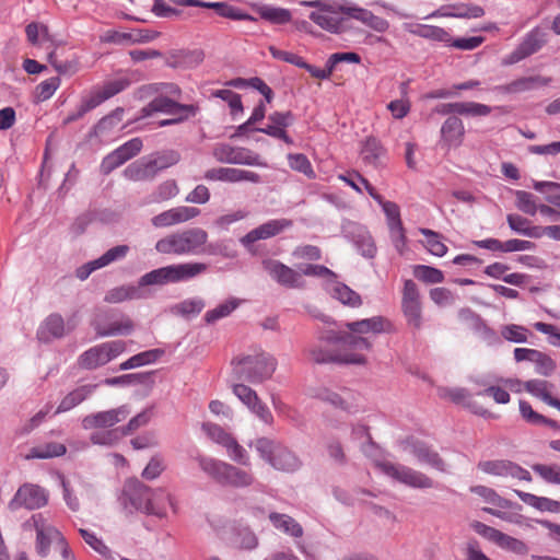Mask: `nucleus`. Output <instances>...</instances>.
Listing matches in <instances>:
<instances>
[{"label": "nucleus", "instance_id": "60", "mask_svg": "<svg viewBox=\"0 0 560 560\" xmlns=\"http://www.w3.org/2000/svg\"><path fill=\"white\" fill-rule=\"evenodd\" d=\"M515 197H516V207L520 211H522L526 214H529V215L536 214L539 206L536 203V199L533 194L524 191V190H516Z\"/></svg>", "mask_w": 560, "mask_h": 560}, {"label": "nucleus", "instance_id": "56", "mask_svg": "<svg viewBox=\"0 0 560 560\" xmlns=\"http://www.w3.org/2000/svg\"><path fill=\"white\" fill-rule=\"evenodd\" d=\"M288 162L292 170L304 174L308 178L315 177V172L306 155L302 153H290L288 155Z\"/></svg>", "mask_w": 560, "mask_h": 560}, {"label": "nucleus", "instance_id": "30", "mask_svg": "<svg viewBox=\"0 0 560 560\" xmlns=\"http://www.w3.org/2000/svg\"><path fill=\"white\" fill-rule=\"evenodd\" d=\"M342 11L350 18L360 21L362 24L375 32L384 33L389 28L387 20L373 14L370 10L359 7H348L342 8Z\"/></svg>", "mask_w": 560, "mask_h": 560}, {"label": "nucleus", "instance_id": "40", "mask_svg": "<svg viewBox=\"0 0 560 560\" xmlns=\"http://www.w3.org/2000/svg\"><path fill=\"white\" fill-rule=\"evenodd\" d=\"M67 448L63 444L57 442H48L43 445H37L30 448L28 453L24 455L25 459H47L61 456L66 453Z\"/></svg>", "mask_w": 560, "mask_h": 560}, {"label": "nucleus", "instance_id": "7", "mask_svg": "<svg viewBox=\"0 0 560 560\" xmlns=\"http://www.w3.org/2000/svg\"><path fill=\"white\" fill-rule=\"evenodd\" d=\"M375 465L383 474L408 487L416 489H430L434 487L432 478L408 466L377 459H375Z\"/></svg>", "mask_w": 560, "mask_h": 560}, {"label": "nucleus", "instance_id": "24", "mask_svg": "<svg viewBox=\"0 0 560 560\" xmlns=\"http://www.w3.org/2000/svg\"><path fill=\"white\" fill-rule=\"evenodd\" d=\"M168 505L174 514L178 512V504L175 497L164 488H151V493L148 502L145 514L154 515L159 518H166Z\"/></svg>", "mask_w": 560, "mask_h": 560}, {"label": "nucleus", "instance_id": "21", "mask_svg": "<svg viewBox=\"0 0 560 560\" xmlns=\"http://www.w3.org/2000/svg\"><path fill=\"white\" fill-rule=\"evenodd\" d=\"M546 43V34L538 27L530 31L523 42L503 59V65H514L538 51Z\"/></svg>", "mask_w": 560, "mask_h": 560}, {"label": "nucleus", "instance_id": "1", "mask_svg": "<svg viewBox=\"0 0 560 560\" xmlns=\"http://www.w3.org/2000/svg\"><path fill=\"white\" fill-rule=\"evenodd\" d=\"M347 330H328L319 340L326 343H339L353 352L361 353L372 348L371 336L389 332L392 323L383 316H373L345 324Z\"/></svg>", "mask_w": 560, "mask_h": 560}, {"label": "nucleus", "instance_id": "44", "mask_svg": "<svg viewBox=\"0 0 560 560\" xmlns=\"http://www.w3.org/2000/svg\"><path fill=\"white\" fill-rule=\"evenodd\" d=\"M241 300L236 298H230L223 303L219 304L217 307L208 311L205 314V320L208 324H213L219 319L225 318L232 314L241 304Z\"/></svg>", "mask_w": 560, "mask_h": 560}, {"label": "nucleus", "instance_id": "25", "mask_svg": "<svg viewBox=\"0 0 560 560\" xmlns=\"http://www.w3.org/2000/svg\"><path fill=\"white\" fill-rule=\"evenodd\" d=\"M292 225V221L288 219H273L269 220L259 226L249 231L241 242L244 245L253 244L260 240H267L280 234L285 229Z\"/></svg>", "mask_w": 560, "mask_h": 560}, {"label": "nucleus", "instance_id": "41", "mask_svg": "<svg viewBox=\"0 0 560 560\" xmlns=\"http://www.w3.org/2000/svg\"><path fill=\"white\" fill-rule=\"evenodd\" d=\"M269 520L275 528L283 532L292 537H301L303 535L302 526L291 516L281 513H270Z\"/></svg>", "mask_w": 560, "mask_h": 560}, {"label": "nucleus", "instance_id": "39", "mask_svg": "<svg viewBox=\"0 0 560 560\" xmlns=\"http://www.w3.org/2000/svg\"><path fill=\"white\" fill-rule=\"evenodd\" d=\"M470 491L482 498L485 502L498 506L500 509L516 508L517 510H521V505L502 498L492 488L486 486H472L470 487Z\"/></svg>", "mask_w": 560, "mask_h": 560}, {"label": "nucleus", "instance_id": "26", "mask_svg": "<svg viewBox=\"0 0 560 560\" xmlns=\"http://www.w3.org/2000/svg\"><path fill=\"white\" fill-rule=\"evenodd\" d=\"M177 112H192V104H180L161 94L141 109L139 118L149 117L154 113L175 114Z\"/></svg>", "mask_w": 560, "mask_h": 560}, {"label": "nucleus", "instance_id": "38", "mask_svg": "<svg viewBox=\"0 0 560 560\" xmlns=\"http://www.w3.org/2000/svg\"><path fill=\"white\" fill-rule=\"evenodd\" d=\"M151 165H149V161L147 156H143L131 164H129L124 170V176L132 182H142V180H152L154 178V173L151 171Z\"/></svg>", "mask_w": 560, "mask_h": 560}, {"label": "nucleus", "instance_id": "35", "mask_svg": "<svg viewBox=\"0 0 560 560\" xmlns=\"http://www.w3.org/2000/svg\"><path fill=\"white\" fill-rule=\"evenodd\" d=\"M65 334V322L58 314L49 315L37 331L38 339L45 342L51 338H61Z\"/></svg>", "mask_w": 560, "mask_h": 560}, {"label": "nucleus", "instance_id": "58", "mask_svg": "<svg viewBox=\"0 0 560 560\" xmlns=\"http://www.w3.org/2000/svg\"><path fill=\"white\" fill-rule=\"evenodd\" d=\"M161 171H164L180 161V153L176 150L159 151L149 155Z\"/></svg>", "mask_w": 560, "mask_h": 560}, {"label": "nucleus", "instance_id": "4", "mask_svg": "<svg viewBox=\"0 0 560 560\" xmlns=\"http://www.w3.org/2000/svg\"><path fill=\"white\" fill-rule=\"evenodd\" d=\"M199 468L211 479L221 486L232 488H247L254 485L255 477L252 472L243 470L226 462L198 455L196 457Z\"/></svg>", "mask_w": 560, "mask_h": 560}, {"label": "nucleus", "instance_id": "27", "mask_svg": "<svg viewBox=\"0 0 560 560\" xmlns=\"http://www.w3.org/2000/svg\"><path fill=\"white\" fill-rule=\"evenodd\" d=\"M465 127L463 120L453 115L450 116L441 127V142L448 149L458 148L464 140Z\"/></svg>", "mask_w": 560, "mask_h": 560}, {"label": "nucleus", "instance_id": "64", "mask_svg": "<svg viewBox=\"0 0 560 560\" xmlns=\"http://www.w3.org/2000/svg\"><path fill=\"white\" fill-rule=\"evenodd\" d=\"M129 252V246L127 245H117L115 247L109 248L105 252L101 257L96 258L102 268L115 262L117 260H121L127 256Z\"/></svg>", "mask_w": 560, "mask_h": 560}, {"label": "nucleus", "instance_id": "17", "mask_svg": "<svg viewBox=\"0 0 560 560\" xmlns=\"http://www.w3.org/2000/svg\"><path fill=\"white\" fill-rule=\"evenodd\" d=\"M477 468L485 474L497 477L532 481L528 470L506 459L481 460L478 463Z\"/></svg>", "mask_w": 560, "mask_h": 560}, {"label": "nucleus", "instance_id": "48", "mask_svg": "<svg viewBox=\"0 0 560 560\" xmlns=\"http://www.w3.org/2000/svg\"><path fill=\"white\" fill-rule=\"evenodd\" d=\"M501 337L510 342L514 343H525L528 340V336L530 335L529 330L521 325L509 324L503 325L500 329Z\"/></svg>", "mask_w": 560, "mask_h": 560}, {"label": "nucleus", "instance_id": "6", "mask_svg": "<svg viewBox=\"0 0 560 560\" xmlns=\"http://www.w3.org/2000/svg\"><path fill=\"white\" fill-rule=\"evenodd\" d=\"M24 526L32 527L35 530V550L42 558L49 555L52 544L57 548L66 539L61 532L43 513L33 514Z\"/></svg>", "mask_w": 560, "mask_h": 560}, {"label": "nucleus", "instance_id": "18", "mask_svg": "<svg viewBox=\"0 0 560 560\" xmlns=\"http://www.w3.org/2000/svg\"><path fill=\"white\" fill-rule=\"evenodd\" d=\"M401 308L408 325L419 329L422 325V307L417 284L412 280L404 283Z\"/></svg>", "mask_w": 560, "mask_h": 560}, {"label": "nucleus", "instance_id": "23", "mask_svg": "<svg viewBox=\"0 0 560 560\" xmlns=\"http://www.w3.org/2000/svg\"><path fill=\"white\" fill-rule=\"evenodd\" d=\"M264 270L276 282L288 288H300L303 284L300 271H296L276 259H266L262 261Z\"/></svg>", "mask_w": 560, "mask_h": 560}, {"label": "nucleus", "instance_id": "55", "mask_svg": "<svg viewBox=\"0 0 560 560\" xmlns=\"http://www.w3.org/2000/svg\"><path fill=\"white\" fill-rule=\"evenodd\" d=\"M413 276L425 283H441L444 280L443 272L440 269L425 265L415 266Z\"/></svg>", "mask_w": 560, "mask_h": 560}, {"label": "nucleus", "instance_id": "5", "mask_svg": "<svg viewBox=\"0 0 560 560\" xmlns=\"http://www.w3.org/2000/svg\"><path fill=\"white\" fill-rule=\"evenodd\" d=\"M259 457L271 467L283 472H294L302 467V460L280 442L262 436L249 443Z\"/></svg>", "mask_w": 560, "mask_h": 560}, {"label": "nucleus", "instance_id": "36", "mask_svg": "<svg viewBox=\"0 0 560 560\" xmlns=\"http://www.w3.org/2000/svg\"><path fill=\"white\" fill-rule=\"evenodd\" d=\"M310 19L315 24L320 26L323 30H326L328 32L338 33L340 31V27H341L340 19L327 5H324L322 9L312 12L310 14Z\"/></svg>", "mask_w": 560, "mask_h": 560}, {"label": "nucleus", "instance_id": "45", "mask_svg": "<svg viewBox=\"0 0 560 560\" xmlns=\"http://www.w3.org/2000/svg\"><path fill=\"white\" fill-rule=\"evenodd\" d=\"M385 151L375 138H368L361 149V155L366 164L378 166Z\"/></svg>", "mask_w": 560, "mask_h": 560}, {"label": "nucleus", "instance_id": "9", "mask_svg": "<svg viewBox=\"0 0 560 560\" xmlns=\"http://www.w3.org/2000/svg\"><path fill=\"white\" fill-rule=\"evenodd\" d=\"M125 350L126 342L124 340L104 342L84 351L79 357L78 363L83 369L94 370L117 358Z\"/></svg>", "mask_w": 560, "mask_h": 560}, {"label": "nucleus", "instance_id": "33", "mask_svg": "<svg viewBox=\"0 0 560 560\" xmlns=\"http://www.w3.org/2000/svg\"><path fill=\"white\" fill-rule=\"evenodd\" d=\"M173 282L189 281L208 270V265L205 262L190 261L183 264L171 265Z\"/></svg>", "mask_w": 560, "mask_h": 560}, {"label": "nucleus", "instance_id": "50", "mask_svg": "<svg viewBox=\"0 0 560 560\" xmlns=\"http://www.w3.org/2000/svg\"><path fill=\"white\" fill-rule=\"evenodd\" d=\"M209 9H214L220 16L235 21H253L254 18L224 2H209Z\"/></svg>", "mask_w": 560, "mask_h": 560}, {"label": "nucleus", "instance_id": "46", "mask_svg": "<svg viewBox=\"0 0 560 560\" xmlns=\"http://www.w3.org/2000/svg\"><path fill=\"white\" fill-rule=\"evenodd\" d=\"M259 16L273 24H285L291 21V12L288 9L264 4L257 9Z\"/></svg>", "mask_w": 560, "mask_h": 560}, {"label": "nucleus", "instance_id": "28", "mask_svg": "<svg viewBox=\"0 0 560 560\" xmlns=\"http://www.w3.org/2000/svg\"><path fill=\"white\" fill-rule=\"evenodd\" d=\"M92 325L100 337L129 335L133 330L132 320L124 315L109 324H104L102 316L97 315Z\"/></svg>", "mask_w": 560, "mask_h": 560}, {"label": "nucleus", "instance_id": "62", "mask_svg": "<svg viewBox=\"0 0 560 560\" xmlns=\"http://www.w3.org/2000/svg\"><path fill=\"white\" fill-rule=\"evenodd\" d=\"M124 116L122 108H116L109 115L103 117L94 127L95 135H102L120 124Z\"/></svg>", "mask_w": 560, "mask_h": 560}, {"label": "nucleus", "instance_id": "51", "mask_svg": "<svg viewBox=\"0 0 560 560\" xmlns=\"http://www.w3.org/2000/svg\"><path fill=\"white\" fill-rule=\"evenodd\" d=\"M179 187L175 179H166L162 182L152 194L153 202H163L176 197Z\"/></svg>", "mask_w": 560, "mask_h": 560}, {"label": "nucleus", "instance_id": "54", "mask_svg": "<svg viewBox=\"0 0 560 560\" xmlns=\"http://www.w3.org/2000/svg\"><path fill=\"white\" fill-rule=\"evenodd\" d=\"M261 177L259 174L241 170V168H232L225 167L224 171V180L228 183H240V182H250V183H260Z\"/></svg>", "mask_w": 560, "mask_h": 560}, {"label": "nucleus", "instance_id": "12", "mask_svg": "<svg viewBox=\"0 0 560 560\" xmlns=\"http://www.w3.org/2000/svg\"><path fill=\"white\" fill-rule=\"evenodd\" d=\"M404 452L412 455L418 463L430 466L431 468L446 472L447 466L440 454L427 443L413 438H408L400 442Z\"/></svg>", "mask_w": 560, "mask_h": 560}, {"label": "nucleus", "instance_id": "11", "mask_svg": "<svg viewBox=\"0 0 560 560\" xmlns=\"http://www.w3.org/2000/svg\"><path fill=\"white\" fill-rule=\"evenodd\" d=\"M213 158L220 163L240 164L249 166H266L260 155L249 149L233 147L228 143H218L212 150Z\"/></svg>", "mask_w": 560, "mask_h": 560}, {"label": "nucleus", "instance_id": "15", "mask_svg": "<svg viewBox=\"0 0 560 560\" xmlns=\"http://www.w3.org/2000/svg\"><path fill=\"white\" fill-rule=\"evenodd\" d=\"M48 502V492L33 483H24L21 486L13 499L9 503V508L15 511L20 508L27 510H36L45 506Z\"/></svg>", "mask_w": 560, "mask_h": 560}, {"label": "nucleus", "instance_id": "13", "mask_svg": "<svg viewBox=\"0 0 560 560\" xmlns=\"http://www.w3.org/2000/svg\"><path fill=\"white\" fill-rule=\"evenodd\" d=\"M150 493L151 488L149 486L132 478L125 482L119 500L124 509L128 512L140 511L145 513Z\"/></svg>", "mask_w": 560, "mask_h": 560}, {"label": "nucleus", "instance_id": "63", "mask_svg": "<svg viewBox=\"0 0 560 560\" xmlns=\"http://www.w3.org/2000/svg\"><path fill=\"white\" fill-rule=\"evenodd\" d=\"M352 435L354 439H364L365 443L362 445L363 453L369 457H374L377 452L376 445L373 443L368 427L358 424L352 428Z\"/></svg>", "mask_w": 560, "mask_h": 560}, {"label": "nucleus", "instance_id": "31", "mask_svg": "<svg viewBox=\"0 0 560 560\" xmlns=\"http://www.w3.org/2000/svg\"><path fill=\"white\" fill-rule=\"evenodd\" d=\"M149 296L145 289L139 287V284H125L108 290L104 296V301L107 303H121L130 300H142Z\"/></svg>", "mask_w": 560, "mask_h": 560}, {"label": "nucleus", "instance_id": "16", "mask_svg": "<svg viewBox=\"0 0 560 560\" xmlns=\"http://www.w3.org/2000/svg\"><path fill=\"white\" fill-rule=\"evenodd\" d=\"M130 412V408L127 405H122L114 409L88 415L82 419L81 424L84 430H109L114 429L115 424L126 420Z\"/></svg>", "mask_w": 560, "mask_h": 560}, {"label": "nucleus", "instance_id": "52", "mask_svg": "<svg viewBox=\"0 0 560 560\" xmlns=\"http://www.w3.org/2000/svg\"><path fill=\"white\" fill-rule=\"evenodd\" d=\"M420 233L425 236L424 245L432 255L442 257L446 254L447 247L436 232L429 229H420Z\"/></svg>", "mask_w": 560, "mask_h": 560}, {"label": "nucleus", "instance_id": "43", "mask_svg": "<svg viewBox=\"0 0 560 560\" xmlns=\"http://www.w3.org/2000/svg\"><path fill=\"white\" fill-rule=\"evenodd\" d=\"M331 296L343 305L359 307L362 304L361 296L343 283H336L330 290Z\"/></svg>", "mask_w": 560, "mask_h": 560}, {"label": "nucleus", "instance_id": "14", "mask_svg": "<svg viewBox=\"0 0 560 560\" xmlns=\"http://www.w3.org/2000/svg\"><path fill=\"white\" fill-rule=\"evenodd\" d=\"M311 395L347 412H357L359 410L358 397L348 388H342L339 392H336L326 386H318L312 389Z\"/></svg>", "mask_w": 560, "mask_h": 560}, {"label": "nucleus", "instance_id": "2", "mask_svg": "<svg viewBox=\"0 0 560 560\" xmlns=\"http://www.w3.org/2000/svg\"><path fill=\"white\" fill-rule=\"evenodd\" d=\"M208 238V233L203 229L190 228L161 237L155 243L154 249L162 255H200L205 250Z\"/></svg>", "mask_w": 560, "mask_h": 560}, {"label": "nucleus", "instance_id": "32", "mask_svg": "<svg viewBox=\"0 0 560 560\" xmlns=\"http://www.w3.org/2000/svg\"><path fill=\"white\" fill-rule=\"evenodd\" d=\"M96 387V384H84L78 386L61 399L60 404L56 409V413H62L73 409L74 407L83 402L85 399H88L90 396H92Z\"/></svg>", "mask_w": 560, "mask_h": 560}, {"label": "nucleus", "instance_id": "42", "mask_svg": "<svg viewBox=\"0 0 560 560\" xmlns=\"http://www.w3.org/2000/svg\"><path fill=\"white\" fill-rule=\"evenodd\" d=\"M173 282L171 265L154 269L140 277L138 284L144 289L148 285H163Z\"/></svg>", "mask_w": 560, "mask_h": 560}, {"label": "nucleus", "instance_id": "20", "mask_svg": "<svg viewBox=\"0 0 560 560\" xmlns=\"http://www.w3.org/2000/svg\"><path fill=\"white\" fill-rule=\"evenodd\" d=\"M233 394L264 423L271 424L273 416L268 406L261 401L257 393L249 386L240 383L232 387Z\"/></svg>", "mask_w": 560, "mask_h": 560}, {"label": "nucleus", "instance_id": "37", "mask_svg": "<svg viewBox=\"0 0 560 560\" xmlns=\"http://www.w3.org/2000/svg\"><path fill=\"white\" fill-rule=\"evenodd\" d=\"M205 59V52L200 49L179 50L174 52L168 61L173 68H195Z\"/></svg>", "mask_w": 560, "mask_h": 560}, {"label": "nucleus", "instance_id": "29", "mask_svg": "<svg viewBox=\"0 0 560 560\" xmlns=\"http://www.w3.org/2000/svg\"><path fill=\"white\" fill-rule=\"evenodd\" d=\"M552 78L542 75H530L518 78L508 84L498 86L503 93H523L549 85Z\"/></svg>", "mask_w": 560, "mask_h": 560}, {"label": "nucleus", "instance_id": "8", "mask_svg": "<svg viewBox=\"0 0 560 560\" xmlns=\"http://www.w3.org/2000/svg\"><path fill=\"white\" fill-rule=\"evenodd\" d=\"M331 345L336 346V348L329 349L322 345L313 346L310 349L311 359L318 364L338 363L363 365L366 363V357L363 353L353 352L339 343Z\"/></svg>", "mask_w": 560, "mask_h": 560}, {"label": "nucleus", "instance_id": "3", "mask_svg": "<svg viewBox=\"0 0 560 560\" xmlns=\"http://www.w3.org/2000/svg\"><path fill=\"white\" fill-rule=\"evenodd\" d=\"M276 368V359L265 352L242 353L232 360L233 376L252 384H260L270 378Z\"/></svg>", "mask_w": 560, "mask_h": 560}, {"label": "nucleus", "instance_id": "57", "mask_svg": "<svg viewBox=\"0 0 560 560\" xmlns=\"http://www.w3.org/2000/svg\"><path fill=\"white\" fill-rule=\"evenodd\" d=\"M551 384L544 380H529L524 382V389L533 396L547 402L551 397L550 394Z\"/></svg>", "mask_w": 560, "mask_h": 560}, {"label": "nucleus", "instance_id": "34", "mask_svg": "<svg viewBox=\"0 0 560 560\" xmlns=\"http://www.w3.org/2000/svg\"><path fill=\"white\" fill-rule=\"evenodd\" d=\"M160 35L159 32L150 30H133L129 33L115 32L107 36L106 40L116 44L131 43V44H145L154 40Z\"/></svg>", "mask_w": 560, "mask_h": 560}, {"label": "nucleus", "instance_id": "53", "mask_svg": "<svg viewBox=\"0 0 560 560\" xmlns=\"http://www.w3.org/2000/svg\"><path fill=\"white\" fill-rule=\"evenodd\" d=\"M206 303L201 298L186 299L173 307V311L182 316L198 315L205 307Z\"/></svg>", "mask_w": 560, "mask_h": 560}, {"label": "nucleus", "instance_id": "10", "mask_svg": "<svg viewBox=\"0 0 560 560\" xmlns=\"http://www.w3.org/2000/svg\"><path fill=\"white\" fill-rule=\"evenodd\" d=\"M203 432L211 439L214 443L222 445L229 455V457L243 466L250 465V458L247 451L238 444V442L226 431L223 430L220 425L211 422H206L202 424Z\"/></svg>", "mask_w": 560, "mask_h": 560}, {"label": "nucleus", "instance_id": "59", "mask_svg": "<svg viewBox=\"0 0 560 560\" xmlns=\"http://www.w3.org/2000/svg\"><path fill=\"white\" fill-rule=\"evenodd\" d=\"M532 468L546 482L560 485V465L535 464Z\"/></svg>", "mask_w": 560, "mask_h": 560}, {"label": "nucleus", "instance_id": "22", "mask_svg": "<svg viewBox=\"0 0 560 560\" xmlns=\"http://www.w3.org/2000/svg\"><path fill=\"white\" fill-rule=\"evenodd\" d=\"M200 214V209L179 206L165 210L151 218V224L155 229H164L188 222Z\"/></svg>", "mask_w": 560, "mask_h": 560}, {"label": "nucleus", "instance_id": "49", "mask_svg": "<svg viewBox=\"0 0 560 560\" xmlns=\"http://www.w3.org/2000/svg\"><path fill=\"white\" fill-rule=\"evenodd\" d=\"M357 249L363 257L373 258L376 254V246L370 233L361 228L353 238Z\"/></svg>", "mask_w": 560, "mask_h": 560}, {"label": "nucleus", "instance_id": "61", "mask_svg": "<svg viewBox=\"0 0 560 560\" xmlns=\"http://www.w3.org/2000/svg\"><path fill=\"white\" fill-rule=\"evenodd\" d=\"M50 409H51V406H46L44 409L39 410L31 419H28L26 422L21 424L16 429L15 434L21 438L28 435L33 430H35L37 427H39L43 423L46 416L49 413Z\"/></svg>", "mask_w": 560, "mask_h": 560}, {"label": "nucleus", "instance_id": "19", "mask_svg": "<svg viewBox=\"0 0 560 560\" xmlns=\"http://www.w3.org/2000/svg\"><path fill=\"white\" fill-rule=\"evenodd\" d=\"M142 145L143 143L140 138H132L115 149L103 159L101 163L102 173L108 175L114 170L138 155L142 149Z\"/></svg>", "mask_w": 560, "mask_h": 560}, {"label": "nucleus", "instance_id": "47", "mask_svg": "<svg viewBox=\"0 0 560 560\" xmlns=\"http://www.w3.org/2000/svg\"><path fill=\"white\" fill-rule=\"evenodd\" d=\"M122 436H125V435L122 434V431L119 427V428L109 429V430L94 431L90 435V441L94 445L114 446L119 442V440Z\"/></svg>", "mask_w": 560, "mask_h": 560}]
</instances>
